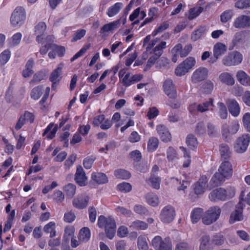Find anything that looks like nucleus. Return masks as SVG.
<instances>
[{
	"mask_svg": "<svg viewBox=\"0 0 250 250\" xmlns=\"http://www.w3.org/2000/svg\"><path fill=\"white\" fill-rule=\"evenodd\" d=\"M218 171L210 180V183L212 187L220 186L226 178H229L232 175V166L228 160L224 161L221 164Z\"/></svg>",
	"mask_w": 250,
	"mask_h": 250,
	"instance_id": "obj_1",
	"label": "nucleus"
},
{
	"mask_svg": "<svg viewBox=\"0 0 250 250\" xmlns=\"http://www.w3.org/2000/svg\"><path fill=\"white\" fill-rule=\"evenodd\" d=\"M98 225L101 228L104 227L106 236L110 239H113L116 232V223L112 217L106 218L104 215H101L98 218Z\"/></svg>",
	"mask_w": 250,
	"mask_h": 250,
	"instance_id": "obj_2",
	"label": "nucleus"
},
{
	"mask_svg": "<svg viewBox=\"0 0 250 250\" xmlns=\"http://www.w3.org/2000/svg\"><path fill=\"white\" fill-rule=\"evenodd\" d=\"M234 195L235 190L233 188H230L225 190L223 188H219L212 190L209 194V198L212 202L225 201L227 199L232 198Z\"/></svg>",
	"mask_w": 250,
	"mask_h": 250,
	"instance_id": "obj_3",
	"label": "nucleus"
},
{
	"mask_svg": "<svg viewBox=\"0 0 250 250\" xmlns=\"http://www.w3.org/2000/svg\"><path fill=\"white\" fill-rule=\"evenodd\" d=\"M221 213V208L218 206L209 208L204 214L202 217L203 223L209 225L216 222Z\"/></svg>",
	"mask_w": 250,
	"mask_h": 250,
	"instance_id": "obj_4",
	"label": "nucleus"
},
{
	"mask_svg": "<svg viewBox=\"0 0 250 250\" xmlns=\"http://www.w3.org/2000/svg\"><path fill=\"white\" fill-rule=\"evenodd\" d=\"M26 18L24 9L21 6L17 7L12 12L10 21L13 26H20L23 24Z\"/></svg>",
	"mask_w": 250,
	"mask_h": 250,
	"instance_id": "obj_5",
	"label": "nucleus"
},
{
	"mask_svg": "<svg viewBox=\"0 0 250 250\" xmlns=\"http://www.w3.org/2000/svg\"><path fill=\"white\" fill-rule=\"evenodd\" d=\"M250 141V136L249 134H244L237 138L234 144V149L235 152L238 153L245 152Z\"/></svg>",
	"mask_w": 250,
	"mask_h": 250,
	"instance_id": "obj_6",
	"label": "nucleus"
},
{
	"mask_svg": "<svg viewBox=\"0 0 250 250\" xmlns=\"http://www.w3.org/2000/svg\"><path fill=\"white\" fill-rule=\"evenodd\" d=\"M243 60L242 55L238 51H233L222 59V63L226 66H232L240 63Z\"/></svg>",
	"mask_w": 250,
	"mask_h": 250,
	"instance_id": "obj_7",
	"label": "nucleus"
},
{
	"mask_svg": "<svg viewBox=\"0 0 250 250\" xmlns=\"http://www.w3.org/2000/svg\"><path fill=\"white\" fill-rule=\"evenodd\" d=\"M195 63V60L193 57L187 58L182 63L180 64L175 70V73L177 76L184 75L191 69Z\"/></svg>",
	"mask_w": 250,
	"mask_h": 250,
	"instance_id": "obj_8",
	"label": "nucleus"
},
{
	"mask_svg": "<svg viewBox=\"0 0 250 250\" xmlns=\"http://www.w3.org/2000/svg\"><path fill=\"white\" fill-rule=\"evenodd\" d=\"M152 245L155 250H172V244L169 239L163 240L160 236H155L153 239Z\"/></svg>",
	"mask_w": 250,
	"mask_h": 250,
	"instance_id": "obj_9",
	"label": "nucleus"
},
{
	"mask_svg": "<svg viewBox=\"0 0 250 250\" xmlns=\"http://www.w3.org/2000/svg\"><path fill=\"white\" fill-rule=\"evenodd\" d=\"M175 215V211L173 207L168 205L163 208L160 213L161 221L165 223L172 222Z\"/></svg>",
	"mask_w": 250,
	"mask_h": 250,
	"instance_id": "obj_10",
	"label": "nucleus"
},
{
	"mask_svg": "<svg viewBox=\"0 0 250 250\" xmlns=\"http://www.w3.org/2000/svg\"><path fill=\"white\" fill-rule=\"evenodd\" d=\"M239 128V124L237 121H233L230 125L227 124H224L222 126V134L225 139L230 135L236 134Z\"/></svg>",
	"mask_w": 250,
	"mask_h": 250,
	"instance_id": "obj_11",
	"label": "nucleus"
},
{
	"mask_svg": "<svg viewBox=\"0 0 250 250\" xmlns=\"http://www.w3.org/2000/svg\"><path fill=\"white\" fill-rule=\"evenodd\" d=\"M213 106V100L209 99V101L198 104L196 103L191 104L189 107V111L191 113H194L196 111L203 113L208 111L210 106Z\"/></svg>",
	"mask_w": 250,
	"mask_h": 250,
	"instance_id": "obj_12",
	"label": "nucleus"
},
{
	"mask_svg": "<svg viewBox=\"0 0 250 250\" xmlns=\"http://www.w3.org/2000/svg\"><path fill=\"white\" fill-rule=\"evenodd\" d=\"M244 208L243 204L240 200L236 206L235 210L232 212L229 217V223L233 224L236 221H240L243 219L242 214L243 209Z\"/></svg>",
	"mask_w": 250,
	"mask_h": 250,
	"instance_id": "obj_13",
	"label": "nucleus"
},
{
	"mask_svg": "<svg viewBox=\"0 0 250 250\" xmlns=\"http://www.w3.org/2000/svg\"><path fill=\"white\" fill-rule=\"evenodd\" d=\"M163 88L165 93L171 99H175L177 96V92L173 81L170 79L166 80L164 84Z\"/></svg>",
	"mask_w": 250,
	"mask_h": 250,
	"instance_id": "obj_14",
	"label": "nucleus"
},
{
	"mask_svg": "<svg viewBox=\"0 0 250 250\" xmlns=\"http://www.w3.org/2000/svg\"><path fill=\"white\" fill-rule=\"evenodd\" d=\"M236 28H244L250 26V16L240 15L237 17L233 23Z\"/></svg>",
	"mask_w": 250,
	"mask_h": 250,
	"instance_id": "obj_15",
	"label": "nucleus"
},
{
	"mask_svg": "<svg viewBox=\"0 0 250 250\" xmlns=\"http://www.w3.org/2000/svg\"><path fill=\"white\" fill-rule=\"evenodd\" d=\"M87 180V177L82 167L80 165L78 166L75 175L76 182L80 186H84L86 185Z\"/></svg>",
	"mask_w": 250,
	"mask_h": 250,
	"instance_id": "obj_16",
	"label": "nucleus"
},
{
	"mask_svg": "<svg viewBox=\"0 0 250 250\" xmlns=\"http://www.w3.org/2000/svg\"><path fill=\"white\" fill-rule=\"evenodd\" d=\"M208 74V70L207 68L200 67L193 73L192 76V80L194 83L202 81L207 78Z\"/></svg>",
	"mask_w": 250,
	"mask_h": 250,
	"instance_id": "obj_17",
	"label": "nucleus"
},
{
	"mask_svg": "<svg viewBox=\"0 0 250 250\" xmlns=\"http://www.w3.org/2000/svg\"><path fill=\"white\" fill-rule=\"evenodd\" d=\"M89 198L85 195H82L75 198L72 202L73 205L78 209L85 208L88 205Z\"/></svg>",
	"mask_w": 250,
	"mask_h": 250,
	"instance_id": "obj_18",
	"label": "nucleus"
},
{
	"mask_svg": "<svg viewBox=\"0 0 250 250\" xmlns=\"http://www.w3.org/2000/svg\"><path fill=\"white\" fill-rule=\"evenodd\" d=\"M229 113L234 117H237L240 112V107L237 102L233 99H228L227 101Z\"/></svg>",
	"mask_w": 250,
	"mask_h": 250,
	"instance_id": "obj_19",
	"label": "nucleus"
},
{
	"mask_svg": "<svg viewBox=\"0 0 250 250\" xmlns=\"http://www.w3.org/2000/svg\"><path fill=\"white\" fill-rule=\"evenodd\" d=\"M192 46L191 44L186 45L184 48H182V45L178 43L172 49V52L175 53H179L181 57H186L191 51Z\"/></svg>",
	"mask_w": 250,
	"mask_h": 250,
	"instance_id": "obj_20",
	"label": "nucleus"
},
{
	"mask_svg": "<svg viewBox=\"0 0 250 250\" xmlns=\"http://www.w3.org/2000/svg\"><path fill=\"white\" fill-rule=\"evenodd\" d=\"M207 182V177L203 176L194 185L195 193L197 195L202 194L205 191Z\"/></svg>",
	"mask_w": 250,
	"mask_h": 250,
	"instance_id": "obj_21",
	"label": "nucleus"
},
{
	"mask_svg": "<svg viewBox=\"0 0 250 250\" xmlns=\"http://www.w3.org/2000/svg\"><path fill=\"white\" fill-rule=\"evenodd\" d=\"M212 242L208 235H204L200 239L199 250H212Z\"/></svg>",
	"mask_w": 250,
	"mask_h": 250,
	"instance_id": "obj_22",
	"label": "nucleus"
},
{
	"mask_svg": "<svg viewBox=\"0 0 250 250\" xmlns=\"http://www.w3.org/2000/svg\"><path fill=\"white\" fill-rule=\"evenodd\" d=\"M156 129L163 141L167 142L171 140L170 133L166 126L159 125L157 126Z\"/></svg>",
	"mask_w": 250,
	"mask_h": 250,
	"instance_id": "obj_23",
	"label": "nucleus"
},
{
	"mask_svg": "<svg viewBox=\"0 0 250 250\" xmlns=\"http://www.w3.org/2000/svg\"><path fill=\"white\" fill-rule=\"evenodd\" d=\"M120 24V20L104 24L101 29L100 33L104 34L105 32H113L117 29Z\"/></svg>",
	"mask_w": 250,
	"mask_h": 250,
	"instance_id": "obj_24",
	"label": "nucleus"
},
{
	"mask_svg": "<svg viewBox=\"0 0 250 250\" xmlns=\"http://www.w3.org/2000/svg\"><path fill=\"white\" fill-rule=\"evenodd\" d=\"M91 179L98 184H104L107 183L108 179L106 175L102 172H93Z\"/></svg>",
	"mask_w": 250,
	"mask_h": 250,
	"instance_id": "obj_25",
	"label": "nucleus"
},
{
	"mask_svg": "<svg viewBox=\"0 0 250 250\" xmlns=\"http://www.w3.org/2000/svg\"><path fill=\"white\" fill-rule=\"evenodd\" d=\"M237 80L240 83L245 86H250V77L244 71L240 70L236 74Z\"/></svg>",
	"mask_w": 250,
	"mask_h": 250,
	"instance_id": "obj_26",
	"label": "nucleus"
},
{
	"mask_svg": "<svg viewBox=\"0 0 250 250\" xmlns=\"http://www.w3.org/2000/svg\"><path fill=\"white\" fill-rule=\"evenodd\" d=\"M227 50V47L223 43L218 42L213 47V56L220 58L224 54Z\"/></svg>",
	"mask_w": 250,
	"mask_h": 250,
	"instance_id": "obj_27",
	"label": "nucleus"
},
{
	"mask_svg": "<svg viewBox=\"0 0 250 250\" xmlns=\"http://www.w3.org/2000/svg\"><path fill=\"white\" fill-rule=\"evenodd\" d=\"M219 80L228 85H232L235 83V80L232 75L228 72H223L219 76Z\"/></svg>",
	"mask_w": 250,
	"mask_h": 250,
	"instance_id": "obj_28",
	"label": "nucleus"
},
{
	"mask_svg": "<svg viewBox=\"0 0 250 250\" xmlns=\"http://www.w3.org/2000/svg\"><path fill=\"white\" fill-rule=\"evenodd\" d=\"M63 63H60L58 67L55 69L50 74L49 80L51 82H59V77L62 74V70L63 67Z\"/></svg>",
	"mask_w": 250,
	"mask_h": 250,
	"instance_id": "obj_29",
	"label": "nucleus"
},
{
	"mask_svg": "<svg viewBox=\"0 0 250 250\" xmlns=\"http://www.w3.org/2000/svg\"><path fill=\"white\" fill-rule=\"evenodd\" d=\"M90 231L89 228L84 227L79 231L78 239L80 242H86L90 237Z\"/></svg>",
	"mask_w": 250,
	"mask_h": 250,
	"instance_id": "obj_30",
	"label": "nucleus"
},
{
	"mask_svg": "<svg viewBox=\"0 0 250 250\" xmlns=\"http://www.w3.org/2000/svg\"><path fill=\"white\" fill-rule=\"evenodd\" d=\"M220 152L222 159L228 160V159L230 157L231 152L228 145L225 144L220 145Z\"/></svg>",
	"mask_w": 250,
	"mask_h": 250,
	"instance_id": "obj_31",
	"label": "nucleus"
},
{
	"mask_svg": "<svg viewBox=\"0 0 250 250\" xmlns=\"http://www.w3.org/2000/svg\"><path fill=\"white\" fill-rule=\"evenodd\" d=\"M123 7V4L122 3H116L113 6L109 7L106 14L109 17H112L116 15L120 11Z\"/></svg>",
	"mask_w": 250,
	"mask_h": 250,
	"instance_id": "obj_32",
	"label": "nucleus"
},
{
	"mask_svg": "<svg viewBox=\"0 0 250 250\" xmlns=\"http://www.w3.org/2000/svg\"><path fill=\"white\" fill-rule=\"evenodd\" d=\"M203 210L201 208L194 209L191 213V219L193 223L198 222L203 217Z\"/></svg>",
	"mask_w": 250,
	"mask_h": 250,
	"instance_id": "obj_33",
	"label": "nucleus"
},
{
	"mask_svg": "<svg viewBox=\"0 0 250 250\" xmlns=\"http://www.w3.org/2000/svg\"><path fill=\"white\" fill-rule=\"evenodd\" d=\"M206 32V27L203 26L200 27L192 33L191 36V40L194 42L197 41L205 35Z\"/></svg>",
	"mask_w": 250,
	"mask_h": 250,
	"instance_id": "obj_34",
	"label": "nucleus"
},
{
	"mask_svg": "<svg viewBox=\"0 0 250 250\" xmlns=\"http://www.w3.org/2000/svg\"><path fill=\"white\" fill-rule=\"evenodd\" d=\"M186 144L189 147L193 149L197 146V139L193 134H189L186 138Z\"/></svg>",
	"mask_w": 250,
	"mask_h": 250,
	"instance_id": "obj_35",
	"label": "nucleus"
},
{
	"mask_svg": "<svg viewBox=\"0 0 250 250\" xmlns=\"http://www.w3.org/2000/svg\"><path fill=\"white\" fill-rule=\"evenodd\" d=\"M76 187L72 184H68L64 187L63 190L67 197L72 198L75 194Z\"/></svg>",
	"mask_w": 250,
	"mask_h": 250,
	"instance_id": "obj_36",
	"label": "nucleus"
},
{
	"mask_svg": "<svg viewBox=\"0 0 250 250\" xmlns=\"http://www.w3.org/2000/svg\"><path fill=\"white\" fill-rule=\"evenodd\" d=\"M114 175L117 178L122 179H128L131 177L130 173L123 169L115 170Z\"/></svg>",
	"mask_w": 250,
	"mask_h": 250,
	"instance_id": "obj_37",
	"label": "nucleus"
},
{
	"mask_svg": "<svg viewBox=\"0 0 250 250\" xmlns=\"http://www.w3.org/2000/svg\"><path fill=\"white\" fill-rule=\"evenodd\" d=\"M146 202L149 205H150L153 207H156L158 205V203H159L158 198L156 195L154 194L153 193H148L146 195Z\"/></svg>",
	"mask_w": 250,
	"mask_h": 250,
	"instance_id": "obj_38",
	"label": "nucleus"
},
{
	"mask_svg": "<svg viewBox=\"0 0 250 250\" xmlns=\"http://www.w3.org/2000/svg\"><path fill=\"white\" fill-rule=\"evenodd\" d=\"M233 16V12L232 10H227L224 11L220 15V21L225 23L230 20Z\"/></svg>",
	"mask_w": 250,
	"mask_h": 250,
	"instance_id": "obj_39",
	"label": "nucleus"
},
{
	"mask_svg": "<svg viewBox=\"0 0 250 250\" xmlns=\"http://www.w3.org/2000/svg\"><path fill=\"white\" fill-rule=\"evenodd\" d=\"M159 140L156 137H151L147 143V149L149 151H153L158 146Z\"/></svg>",
	"mask_w": 250,
	"mask_h": 250,
	"instance_id": "obj_40",
	"label": "nucleus"
},
{
	"mask_svg": "<svg viewBox=\"0 0 250 250\" xmlns=\"http://www.w3.org/2000/svg\"><path fill=\"white\" fill-rule=\"evenodd\" d=\"M167 47V43L166 42H161L160 43L157 44L152 50L154 54H157L158 56H161L164 52V49Z\"/></svg>",
	"mask_w": 250,
	"mask_h": 250,
	"instance_id": "obj_41",
	"label": "nucleus"
},
{
	"mask_svg": "<svg viewBox=\"0 0 250 250\" xmlns=\"http://www.w3.org/2000/svg\"><path fill=\"white\" fill-rule=\"evenodd\" d=\"M147 227L148 225L146 222L140 220L134 221L130 226L133 229H145Z\"/></svg>",
	"mask_w": 250,
	"mask_h": 250,
	"instance_id": "obj_42",
	"label": "nucleus"
},
{
	"mask_svg": "<svg viewBox=\"0 0 250 250\" xmlns=\"http://www.w3.org/2000/svg\"><path fill=\"white\" fill-rule=\"evenodd\" d=\"M225 241L224 236L221 234H216L214 235L211 239L212 243L217 246L223 245Z\"/></svg>",
	"mask_w": 250,
	"mask_h": 250,
	"instance_id": "obj_43",
	"label": "nucleus"
},
{
	"mask_svg": "<svg viewBox=\"0 0 250 250\" xmlns=\"http://www.w3.org/2000/svg\"><path fill=\"white\" fill-rule=\"evenodd\" d=\"M195 133L199 136H203L206 132L205 124L203 122H200L197 124L195 128Z\"/></svg>",
	"mask_w": 250,
	"mask_h": 250,
	"instance_id": "obj_44",
	"label": "nucleus"
},
{
	"mask_svg": "<svg viewBox=\"0 0 250 250\" xmlns=\"http://www.w3.org/2000/svg\"><path fill=\"white\" fill-rule=\"evenodd\" d=\"M219 115L223 120L226 119L228 117V112L226 105L223 103H219Z\"/></svg>",
	"mask_w": 250,
	"mask_h": 250,
	"instance_id": "obj_45",
	"label": "nucleus"
},
{
	"mask_svg": "<svg viewBox=\"0 0 250 250\" xmlns=\"http://www.w3.org/2000/svg\"><path fill=\"white\" fill-rule=\"evenodd\" d=\"M42 86H37L34 87L31 92V98L34 100L39 99L42 94Z\"/></svg>",
	"mask_w": 250,
	"mask_h": 250,
	"instance_id": "obj_46",
	"label": "nucleus"
},
{
	"mask_svg": "<svg viewBox=\"0 0 250 250\" xmlns=\"http://www.w3.org/2000/svg\"><path fill=\"white\" fill-rule=\"evenodd\" d=\"M208 134L210 137H215L218 132L217 127L212 123L208 122L207 125Z\"/></svg>",
	"mask_w": 250,
	"mask_h": 250,
	"instance_id": "obj_47",
	"label": "nucleus"
},
{
	"mask_svg": "<svg viewBox=\"0 0 250 250\" xmlns=\"http://www.w3.org/2000/svg\"><path fill=\"white\" fill-rule=\"evenodd\" d=\"M204 9L202 7L198 8H194L190 10L188 19L191 20L195 19L203 11Z\"/></svg>",
	"mask_w": 250,
	"mask_h": 250,
	"instance_id": "obj_48",
	"label": "nucleus"
},
{
	"mask_svg": "<svg viewBox=\"0 0 250 250\" xmlns=\"http://www.w3.org/2000/svg\"><path fill=\"white\" fill-rule=\"evenodd\" d=\"M115 210L116 212L120 213L121 214L126 217H129L133 214L131 210L123 207L118 206L116 208Z\"/></svg>",
	"mask_w": 250,
	"mask_h": 250,
	"instance_id": "obj_49",
	"label": "nucleus"
},
{
	"mask_svg": "<svg viewBox=\"0 0 250 250\" xmlns=\"http://www.w3.org/2000/svg\"><path fill=\"white\" fill-rule=\"evenodd\" d=\"M133 210L136 213L140 215H147L148 213V211L146 208L138 204L134 206Z\"/></svg>",
	"mask_w": 250,
	"mask_h": 250,
	"instance_id": "obj_50",
	"label": "nucleus"
},
{
	"mask_svg": "<svg viewBox=\"0 0 250 250\" xmlns=\"http://www.w3.org/2000/svg\"><path fill=\"white\" fill-rule=\"evenodd\" d=\"M242 40L243 34L241 32H239L235 33L232 41V47H230L231 48L229 49H232L235 46L238 45L240 42H241Z\"/></svg>",
	"mask_w": 250,
	"mask_h": 250,
	"instance_id": "obj_51",
	"label": "nucleus"
},
{
	"mask_svg": "<svg viewBox=\"0 0 250 250\" xmlns=\"http://www.w3.org/2000/svg\"><path fill=\"white\" fill-rule=\"evenodd\" d=\"M46 24L44 22H40L35 27V33L36 35H42L46 30Z\"/></svg>",
	"mask_w": 250,
	"mask_h": 250,
	"instance_id": "obj_52",
	"label": "nucleus"
},
{
	"mask_svg": "<svg viewBox=\"0 0 250 250\" xmlns=\"http://www.w3.org/2000/svg\"><path fill=\"white\" fill-rule=\"evenodd\" d=\"M160 178L158 177H151L148 180V184L153 188L159 189L160 188Z\"/></svg>",
	"mask_w": 250,
	"mask_h": 250,
	"instance_id": "obj_53",
	"label": "nucleus"
},
{
	"mask_svg": "<svg viewBox=\"0 0 250 250\" xmlns=\"http://www.w3.org/2000/svg\"><path fill=\"white\" fill-rule=\"evenodd\" d=\"M10 52L8 50H4L0 55V62L1 65L5 64L9 60Z\"/></svg>",
	"mask_w": 250,
	"mask_h": 250,
	"instance_id": "obj_54",
	"label": "nucleus"
},
{
	"mask_svg": "<svg viewBox=\"0 0 250 250\" xmlns=\"http://www.w3.org/2000/svg\"><path fill=\"white\" fill-rule=\"evenodd\" d=\"M96 159V157L94 156H91L85 158L83 161V165L85 168L90 169Z\"/></svg>",
	"mask_w": 250,
	"mask_h": 250,
	"instance_id": "obj_55",
	"label": "nucleus"
},
{
	"mask_svg": "<svg viewBox=\"0 0 250 250\" xmlns=\"http://www.w3.org/2000/svg\"><path fill=\"white\" fill-rule=\"evenodd\" d=\"M138 247L139 250H147L148 245L146 238L143 237H139L138 238Z\"/></svg>",
	"mask_w": 250,
	"mask_h": 250,
	"instance_id": "obj_56",
	"label": "nucleus"
},
{
	"mask_svg": "<svg viewBox=\"0 0 250 250\" xmlns=\"http://www.w3.org/2000/svg\"><path fill=\"white\" fill-rule=\"evenodd\" d=\"M235 6L239 9H245L250 7V0H239L235 4Z\"/></svg>",
	"mask_w": 250,
	"mask_h": 250,
	"instance_id": "obj_57",
	"label": "nucleus"
},
{
	"mask_svg": "<svg viewBox=\"0 0 250 250\" xmlns=\"http://www.w3.org/2000/svg\"><path fill=\"white\" fill-rule=\"evenodd\" d=\"M52 50L60 57H62L65 52V48L63 46H58L55 44L52 43Z\"/></svg>",
	"mask_w": 250,
	"mask_h": 250,
	"instance_id": "obj_58",
	"label": "nucleus"
},
{
	"mask_svg": "<svg viewBox=\"0 0 250 250\" xmlns=\"http://www.w3.org/2000/svg\"><path fill=\"white\" fill-rule=\"evenodd\" d=\"M46 78V74L43 72H39L34 75L31 83H39Z\"/></svg>",
	"mask_w": 250,
	"mask_h": 250,
	"instance_id": "obj_59",
	"label": "nucleus"
},
{
	"mask_svg": "<svg viewBox=\"0 0 250 250\" xmlns=\"http://www.w3.org/2000/svg\"><path fill=\"white\" fill-rule=\"evenodd\" d=\"M117 188L120 191L122 192H128L131 190L132 187L130 184L123 182L119 184L117 186Z\"/></svg>",
	"mask_w": 250,
	"mask_h": 250,
	"instance_id": "obj_60",
	"label": "nucleus"
},
{
	"mask_svg": "<svg viewBox=\"0 0 250 250\" xmlns=\"http://www.w3.org/2000/svg\"><path fill=\"white\" fill-rule=\"evenodd\" d=\"M243 122L245 127L250 132V113H246L243 117Z\"/></svg>",
	"mask_w": 250,
	"mask_h": 250,
	"instance_id": "obj_61",
	"label": "nucleus"
},
{
	"mask_svg": "<svg viewBox=\"0 0 250 250\" xmlns=\"http://www.w3.org/2000/svg\"><path fill=\"white\" fill-rule=\"evenodd\" d=\"M159 110L156 107H150L147 114V116L149 120L157 117L159 114Z\"/></svg>",
	"mask_w": 250,
	"mask_h": 250,
	"instance_id": "obj_62",
	"label": "nucleus"
},
{
	"mask_svg": "<svg viewBox=\"0 0 250 250\" xmlns=\"http://www.w3.org/2000/svg\"><path fill=\"white\" fill-rule=\"evenodd\" d=\"M167 158L169 161H173L177 158L175 150L172 147H169L167 150Z\"/></svg>",
	"mask_w": 250,
	"mask_h": 250,
	"instance_id": "obj_63",
	"label": "nucleus"
},
{
	"mask_svg": "<svg viewBox=\"0 0 250 250\" xmlns=\"http://www.w3.org/2000/svg\"><path fill=\"white\" fill-rule=\"evenodd\" d=\"M175 250H190V248L187 242H180L176 245Z\"/></svg>",
	"mask_w": 250,
	"mask_h": 250,
	"instance_id": "obj_64",
	"label": "nucleus"
}]
</instances>
